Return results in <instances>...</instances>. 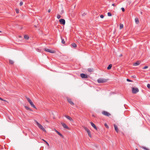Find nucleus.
<instances>
[{
	"label": "nucleus",
	"instance_id": "nucleus-1",
	"mask_svg": "<svg viewBox=\"0 0 150 150\" xmlns=\"http://www.w3.org/2000/svg\"><path fill=\"white\" fill-rule=\"evenodd\" d=\"M108 80V79L100 78L98 80V83H103L107 82Z\"/></svg>",
	"mask_w": 150,
	"mask_h": 150
},
{
	"label": "nucleus",
	"instance_id": "nucleus-2",
	"mask_svg": "<svg viewBox=\"0 0 150 150\" xmlns=\"http://www.w3.org/2000/svg\"><path fill=\"white\" fill-rule=\"evenodd\" d=\"M35 121L37 125L43 131L46 132L45 129L41 125L39 124L36 120H35Z\"/></svg>",
	"mask_w": 150,
	"mask_h": 150
},
{
	"label": "nucleus",
	"instance_id": "nucleus-3",
	"mask_svg": "<svg viewBox=\"0 0 150 150\" xmlns=\"http://www.w3.org/2000/svg\"><path fill=\"white\" fill-rule=\"evenodd\" d=\"M132 93L133 94L137 93L139 91V89L137 88L133 87L132 88Z\"/></svg>",
	"mask_w": 150,
	"mask_h": 150
},
{
	"label": "nucleus",
	"instance_id": "nucleus-4",
	"mask_svg": "<svg viewBox=\"0 0 150 150\" xmlns=\"http://www.w3.org/2000/svg\"><path fill=\"white\" fill-rule=\"evenodd\" d=\"M45 50L46 52H48L52 53H54L55 52L54 50H51L50 49L47 48H45Z\"/></svg>",
	"mask_w": 150,
	"mask_h": 150
},
{
	"label": "nucleus",
	"instance_id": "nucleus-5",
	"mask_svg": "<svg viewBox=\"0 0 150 150\" xmlns=\"http://www.w3.org/2000/svg\"><path fill=\"white\" fill-rule=\"evenodd\" d=\"M102 114L106 116H109L110 115V114L108 112L105 111H103L102 112Z\"/></svg>",
	"mask_w": 150,
	"mask_h": 150
},
{
	"label": "nucleus",
	"instance_id": "nucleus-6",
	"mask_svg": "<svg viewBox=\"0 0 150 150\" xmlns=\"http://www.w3.org/2000/svg\"><path fill=\"white\" fill-rule=\"evenodd\" d=\"M67 100L69 103L71 105H74V103L72 101L71 99L69 98H67Z\"/></svg>",
	"mask_w": 150,
	"mask_h": 150
},
{
	"label": "nucleus",
	"instance_id": "nucleus-7",
	"mask_svg": "<svg viewBox=\"0 0 150 150\" xmlns=\"http://www.w3.org/2000/svg\"><path fill=\"white\" fill-rule=\"evenodd\" d=\"M81 76L83 78L86 79L88 77V76L82 73L81 74Z\"/></svg>",
	"mask_w": 150,
	"mask_h": 150
},
{
	"label": "nucleus",
	"instance_id": "nucleus-8",
	"mask_svg": "<svg viewBox=\"0 0 150 150\" xmlns=\"http://www.w3.org/2000/svg\"><path fill=\"white\" fill-rule=\"evenodd\" d=\"M60 23L63 25H64L65 23V21L64 19H61L59 20Z\"/></svg>",
	"mask_w": 150,
	"mask_h": 150
},
{
	"label": "nucleus",
	"instance_id": "nucleus-9",
	"mask_svg": "<svg viewBox=\"0 0 150 150\" xmlns=\"http://www.w3.org/2000/svg\"><path fill=\"white\" fill-rule=\"evenodd\" d=\"M61 124L62 125L63 127L66 129H68L69 128V127H68L67 126V125L64 123L63 122L61 123Z\"/></svg>",
	"mask_w": 150,
	"mask_h": 150
},
{
	"label": "nucleus",
	"instance_id": "nucleus-10",
	"mask_svg": "<svg viewBox=\"0 0 150 150\" xmlns=\"http://www.w3.org/2000/svg\"><path fill=\"white\" fill-rule=\"evenodd\" d=\"M65 117L67 119H68L70 121H73V120L72 119L71 117H70L69 116H68V115H65Z\"/></svg>",
	"mask_w": 150,
	"mask_h": 150
},
{
	"label": "nucleus",
	"instance_id": "nucleus-11",
	"mask_svg": "<svg viewBox=\"0 0 150 150\" xmlns=\"http://www.w3.org/2000/svg\"><path fill=\"white\" fill-rule=\"evenodd\" d=\"M90 123L92 127H93L95 129L97 130V128L94 123L92 122H91Z\"/></svg>",
	"mask_w": 150,
	"mask_h": 150
},
{
	"label": "nucleus",
	"instance_id": "nucleus-12",
	"mask_svg": "<svg viewBox=\"0 0 150 150\" xmlns=\"http://www.w3.org/2000/svg\"><path fill=\"white\" fill-rule=\"evenodd\" d=\"M86 130L88 133V135L90 137H91V132L88 129H86Z\"/></svg>",
	"mask_w": 150,
	"mask_h": 150
},
{
	"label": "nucleus",
	"instance_id": "nucleus-13",
	"mask_svg": "<svg viewBox=\"0 0 150 150\" xmlns=\"http://www.w3.org/2000/svg\"><path fill=\"white\" fill-rule=\"evenodd\" d=\"M140 62L139 61H137L135 63H134L133 65L134 66H137L140 64Z\"/></svg>",
	"mask_w": 150,
	"mask_h": 150
},
{
	"label": "nucleus",
	"instance_id": "nucleus-14",
	"mask_svg": "<svg viewBox=\"0 0 150 150\" xmlns=\"http://www.w3.org/2000/svg\"><path fill=\"white\" fill-rule=\"evenodd\" d=\"M88 71L89 72H93L94 71V69L92 68H89L88 69Z\"/></svg>",
	"mask_w": 150,
	"mask_h": 150
},
{
	"label": "nucleus",
	"instance_id": "nucleus-15",
	"mask_svg": "<svg viewBox=\"0 0 150 150\" xmlns=\"http://www.w3.org/2000/svg\"><path fill=\"white\" fill-rule=\"evenodd\" d=\"M114 127L115 130L117 132H118V127H117V126L116 125H115V124H114Z\"/></svg>",
	"mask_w": 150,
	"mask_h": 150
},
{
	"label": "nucleus",
	"instance_id": "nucleus-16",
	"mask_svg": "<svg viewBox=\"0 0 150 150\" xmlns=\"http://www.w3.org/2000/svg\"><path fill=\"white\" fill-rule=\"evenodd\" d=\"M30 104L32 107L34 108H36V107L35 106V105H34V104L32 102H31L30 103Z\"/></svg>",
	"mask_w": 150,
	"mask_h": 150
},
{
	"label": "nucleus",
	"instance_id": "nucleus-17",
	"mask_svg": "<svg viewBox=\"0 0 150 150\" xmlns=\"http://www.w3.org/2000/svg\"><path fill=\"white\" fill-rule=\"evenodd\" d=\"M25 108L27 110L32 111L33 110L29 108L27 106H25Z\"/></svg>",
	"mask_w": 150,
	"mask_h": 150
},
{
	"label": "nucleus",
	"instance_id": "nucleus-18",
	"mask_svg": "<svg viewBox=\"0 0 150 150\" xmlns=\"http://www.w3.org/2000/svg\"><path fill=\"white\" fill-rule=\"evenodd\" d=\"M26 98L27 100H28V101L29 103H30L31 102H32V101L29 98H28L27 97H26Z\"/></svg>",
	"mask_w": 150,
	"mask_h": 150
},
{
	"label": "nucleus",
	"instance_id": "nucleus-19",
	"mask_svg": "<svg viewBox=\"0 0 150 150\" xmlns=\"http://www.w3.org/2000/svg\"><path fill=\"white\" fill-rule=\"evenodd\" d=\"M71 45L74 47L75 48L76 47V45L74 43H73L71 44Z\"/></svg>",
	"mask_w": 150,
	"mask_h": 150
},
{
	"label": "nucleus",
	"instance_id": "nucleus-20",
	"mask_svg": "<svg viewBox=\"0 0 150 150\" xmlns=\"http://www.w3.org/2000/svg\"><path fill=\"white\" fill-rule=\"evenodd\" d=\"M135 21L136 23H139V20L137 18H136L135 19Z\"/></svg>",
	"mask_w": 150,
	"mask_h": 150
},
{
	"label": "nucleus",
	"instance_id": "nucleus-21",
	"mask_svg": "<svg viewBox=\"0 0 150 150\" xmlns=\"http://www.w3.org/2000/svg\"><path fill=\"white\" fill-rule=\"evenodd\" d=\"M24 38L26 40H28L29 38V36L27 35H24Z\"/></svg>",
	"mask_w": 150,
	"mask_h": 150
},
{
	"label": "nucleus",
	"instance_id": "nucleus-22",
	"mask_svg": "<svg viewBox=\"0 0 150 150\" xmlns=\"http://www.w3.org/2000/svg\"><path fill=\"white\" fill-rule=\"evenodd\" d=\"M61 40H62V43H63V44H64L65 42L64 39L62 37H61Z\"/></svg>",
	"mask_w": 150,
	"mask_h": 150
},
{
	"label": "nucleus",
	"instance_id": "nucleus-23",
	"mask_svg": "<svg viewBox=\"0 0 150 150\" xmlns=\"http://www.w3.org/2000/svg\"><path fill=\"white\" fill-rule=\"evenodd\" d=\"M112 67V65L111 64H109L107 67V69H110Z\"/></svg>",
	"mask_w": 150,
	"mask_h": 150
},
{
	"label": "nucleus",
	"instance_id": "nucleus-24",
	"mask_svg": "<svg viewBox=\"0 0 150 150\" xmlns=\"http://www.w3.org/2000/svg\"><path fill=\"white\" fill-rule=\"evenodd\" d=\"M9 63L10 64H13L14 63V62L13 60H9Z\"/></svg>",
	"mask_w": 150,
	"mask_h": 150
},
{
	"label": "nucleus",
	"instance_id": "nucleus-25",
	"mask_svg": "<svg viewBox=\"0 0 150 150\" xmlns=\"http://www.w3.org/2000/svg\"><path fill=\"white\" fill-rule=\"evenodd\" d=\"M123 25L122 24H120V29H121L123 28Z\"/></svg>",
	"mask_w": 150,
	"mask_h": 150
},
{
	"label": "nucleus",
	"instance_id": "nucleus-26",
	"mask_svg": "<svg viewBox=\"0 0 150 150\" xmlns=\"http://www.w3.org/2000/svg\"><path fill=\"white\" fill-rule=\"evenodd\" d=\"M57 133L58 134V135H59L60 136L62 137H63V135L61 134L59 132H57Z\"/></svg>",
	"mask_w": 150,
	"mask_h": 150
},
{
	"label": "nucleus",
	"instance_id": "nucleus-27",
	"mask_svg": "<svg viewBox=\"0 0 150 150\" xmlns=\"http://www.w3.org/2000/svg\"><path fill=\"white\" fill-rule=\"evenodd\" d=\"M60 17H61V16L59 14H58L57 16V18L58 19H59L60 18Z\"/></svg>",
	"mask_w": 150,
	"mask_h": 150
},
{
	"label": "nucleus",
	"instance_id": "nucleus-28",
	"mask_svg": "<svg viewBox=\"0 0 150 150\" xmlns=\"http://www.w3.org/2000/svg\"><path fill=\"white\" fill-rule=\"evenodd\" d=\"M108 15L109 16H112L111 13L110 12H108Z\"/></svg>",
	"mask_w": 150,
	"mask_h": 150
},
{
	"label": "nucleus",
	"instance_id": "nucleus-29",
	"mask_svg": "<svg viewBox=\"0 0 150 150\" xmlns=\"http://www.w3.org/2000/svg\"><path fill=\"white\" fill-rule=\"evenodd\" d=\"M148 68V67L147 66H145L143 68V69H144L147 68Z\"/></svg>",
	"mask_w": 150,
	"mask_h": 150
},
{
	"label": "nucleus",
	"instance_id": "nucleus-30",
	"mask_svg": "<svg viewBox=\"0 0 150 150\" xmlns=\"http://www.w3.org/2000/svg\"><path fill=\"white\" fill-rule=\"evenodd\" d=\"M16 12L17 13H18L19 12V11L18 9H16Z\"/></svg>",
	"mask_w": 150,
	"mask_h": 150
},
{
	"label": "nucleus",
	"instance_id": "nucleus-31",
	"mask_svg": "<svg viewBox=\"0 0 150 150\" xmlns=\"http://www.w3.org/2000/svg\"><path fill=\"white\" fill-rule=\"evenodd\" d=\"M100 18H103L104 17V16L103 15H100Z\"/></svg>",
	"mask_w": 150,
	"mask_h": 150
},
{
	"label": "nucleus",
	"instance_id": "nucleus-32",
	"mask_svg": "<svg viewBox=\"0 0 150 150\" xmlns=\"http://www.w3.org/2000/svg\"><path fill=\"white\" fill-rule=\"evenodd\" d=\"M23 4V2L22 1H21L20 3V5L21 6Z\"/></svg>",
	"mask_w": 150,
	"mask_h": 150
},
{
	"label": "nucleus",
	"instance_id": "nucleus-33",
	"mask_svg": "<svg viewBox=\"0 0 150 150\" xmlns=\"http://www.w3.org/2000/svg\"><path fill=\"white\" fill-rule=\"evenodd\" d=\"M143 148L145 150H148V149H147V148H146V147H143Z\"/></svg>",
	"mask_w": 150,
	"mask_h": 150
},
{
	"label": "nucleus",
	"instance_id": "nucleus-34",
	"mask_svg": "<svg viewBox=\"0 0 150 150\" xmlns=\"http://www.w3.org/2000/svg\"><path fill=\"white\" fill-rule=\"evenodd\" d=\"M121 9L122 11L124 12L125 11V9L124 8L122 7L121 8Z\"/></svg>",
	"mask_w": 150,
	"mask_h": 150
},
{
	"label": "nucleus",
	"instance_id": "nucleus-35",
	"mask_svg": "<svg viewBox=\"0 0 150 150\" xmlns=\"http://www.w3.org/2000/svg\"><path fill=\"white\" fill-rule=\"evenodd\" d=\"M105 126L107 128H108V126L106 124V123H105Z\"/></svg>",
	"mask_w": 150,
	"mask_h": 150
},
{
	"label": "nucleus",
	"instance_id": "nucleus-36",
	"mask_svg": "<svg viewBox=\"0 0 150 150\" xmlns=\"http://www.w3.org/2000/svg\"><path fill=\"white\" fill-rule=\"evenodd\" d=\"M127 81H129V82H130V81H131L129 79H127Z\"/></svg>",
	"mask_w": 150,
	"mask_h": 150
},
{
	"label": "nucleus",
	"instance_id": "nucleus-37",
	"mask_svg": "<svg viewBox=\"0 0 150 150\" xmlns=\"http://www.w3.org/2000/svg\"><path fill=\"white\" fill-rule=\"evenodd\" d=\"M147 87L149 89H150V85H147Z\"/></svg>",
	"mask_w": 150,
	"mask_h": 150
},
{
	"label": "nucleus",
	"instance_id": "nucleus-38",
	"mask_svg": "<svg viewBox=\"0 0 150 150\" xmlns=\"http://www.w3.org/2000/svg\"><path fill=\"white\" fill-rule=\"evenodd\" d=\"M50 11H51V10L50 9H48V13H50Z\"/></svg>",
	"mask_w": 150,
	"mask_h": 150
},
{
	"label": "nucleus",
	"instance_id": "nucleus-39",
	"mask_svg": "<svg viewBox=\"0 0 150 150\" xmlns=\"http://www.w3.org/2000/svg\"><path fill=\"white\" fill-rule=\"evenodd\" d=\"M0 100H4V101H5V100H4L3 99H2V98H1L0 97Z\"/></svg>",
	"mask_w": 150,
	"mask_h": 150
},
{
	"label": "nucleus",
	"instance_id": "nucleus-40",
	"mask_svg": "<svg viewBox=\"0 0 150 150\" xmlns=\"http://www.w3.org/2000/svg\"><path fill=\"white\" fill-rule=\"evenodd\" d=\"M45 142L46 143V144H47V145L48 146H49V144L46 142L45 141Z\"/></svg>",
	"mask_w": 150,
	"mask_h": 150
},
{
	"label": "nucleus",
	"instance_id": "nucleus-41",
	"mask_svg": "<svg viewBox=\"0 0 150 150\" xmlns=\"http://www.w3.org/2000/svg\"><path fill=\"white\" fill-rule=\"evenodd\" d=\"M122 56V54H120L119 55V57H121Z\"/></svg>",
	"mask_w": 150,
	"mask_h": 150
},
{
	"label": "nucleus",
	"instance_id": "nucleus-42",
	"mask_svg": "<svg viewBox=\"0 0 150 150\" xmlns=\"http://www.w3.org/2000/svg\"><path fill=\"white\" fill-rule=\"evenodd\" d=\"M112 6H115V4H112Z\"/></svg>",
	"mask_w": 150,
	"mask_h": 150
},
{
	"label": "nucleus",
	"instance_id": "nucleus-43",
	"mask_svg": "<svg viewBox=\"0 0 150 150\" xmlns=\"http://www.w3.org/2000/svg\"><path fill=\"white\" fill-rule=\"evenodd\" d=\"M55 131L57 133V132H59L58 131H57L56 130H55Z\"/></svg>",
	"mask_w": 150,
	"mask_h": 150
},
{
	"label": "nucleus",
	"instance_id": "nucleus-44",
	"mask_svg": "<svg viewBox=\"0 0 150 150\" xmlns=\"http://www.w3.org/2000/svg\"><path fill=\"white\" fill-rule=\"evenodd\" d=\"M46 121L47 122H48V121L47 120H46Z\"/></svg>",
	"mask_w": 150,
	"mask_h": 150
},
{
	"label": "nucleus",
	"instance_id": "nucleus-45",
	"mask_svg": "<svg viewBox=\"0 0 150 150\" xmlns=\"http://www.w3.org/2000/svg\"><path fill=\"white\" fill-rule=\"evenodd\" d=\"M44 142H45V141H46L45 140H44V139L43 140Z\"/></svg>",
	"mask_w": 150,
	"mask_h": 150
},
{
	"label": "nucleus",
	"instance_id": "nucleus-46",
	"mask_svg": "<svg viewBox=\"0 0 150 150\" xmlns=\"http://www.w3.org/2000/svg\"><path fill=\"white\" fill-rule=\"evenodd\" d=\"M62 13H63V10H62Z\"/></svg>",
	"mask_w": 150,
	"mask_h": 150
},
{
	"label": "nucleus",
	"instance_id": "nucleus-47",
	"mask_svg": "<svg viewBox=\"0 0 150 150\" xmlns=\"http://www.w3.org/2000/svg\"><path fill=\"white\" fill-rule=\"evenodd\" d=\"M141 14H142V12H141Z\"/></svg>",
	"mask_w": 150,
	"mask_h": 150
},
{
	"label": "nucleus",
	"instance_id": "nucleus-48",
	"mask_svg": "<svg viewBox=\"0 0 150 150\" xmlns=\"http://www.w3.org/2000/svg\"><path fill=\"white\" fill-rule=\"evenodd\" d=\"M0 33H1V31H0Z\"/></svg>",
	"mask_w": 150,
	"mask_h": 150
},
{
	"label": "nucleus",
	"instance_id": "nucleus-49",
	"mask_svg": "<svg viewBox=\"0 0 150 150\" xmlns=\"http://www.w3.org/2000/svg\"><path fill=\"white\" fill-rule=\"evenodd\" d=\"M147 84L149 85V83H148Z\"/></svg>",
	"mask_w": 150,
	"mask_h": 150
},
{
	"label": "nucleus",
	"instance_id": "nucleus-50",
	"mask_svg": "<svg viewBox=\"0 0 150 150\" xmlns=\"http://www.w3.org/2000/svg\"><path fill=\"white\" fill-rule=\"evenodd\" d=\"M136 149L137 150H138V149Z\"/></svg>",
	"mask_w": 150,
	"mask_h": 150
}]
</instances>
